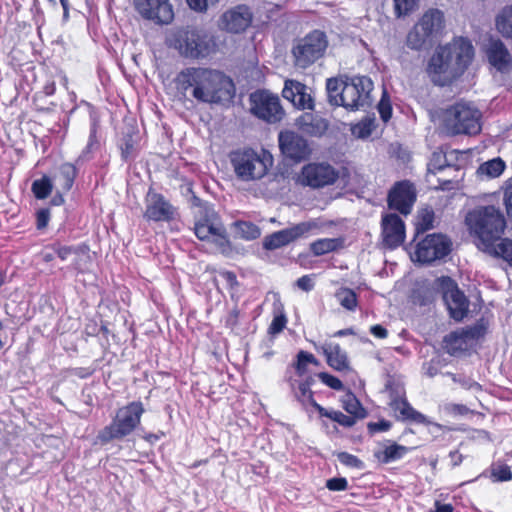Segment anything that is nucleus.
Returning a JSON list of instances; mask_svg holds the SVG:
<instances>
[{"label":"nucleus","mask_w":512,"mask_h":512,"mask_svg":"<svg viewBox=\"0 0 512 512\" xmlns=\"http://www.w3.org/2000/svg\"><path fill=\"white\" fill-rule=\"evenodd\" d=\"M177 92L200 103L224 104L233 99L235 85L233 80L224 72L216 69L190 66L182 69L174 78Z\"/></svg>","instance_id":"1"},{"label":"nucleus","mask_w":512,"mask_h":512,"mask_svg":"<svg viewBox=\"0 0 512 512\" xmlns=\"http://www.w3.org/2000/svg\"><path fill=\"white\" fill-rule=\"evenodd\" d=\"M473 57L474 47L470 40L459 37L435 50L426 72L435 85L443 87L462 76Z\"/></svg>","instance_id":"2"},{"label":"nucleus","mask_w":512,"mask_h":512,"mask_svg":"<svg viewBox=\"0 0 512 512\" xmlns=\"http://www.w3.org/2000/svg\"><path fill=\"white\" fill-rule=\"evenodd\" d=\"M168 45L181 57L198 62L213 59L221 50L219 36L199 26L176 28L168 39Z\"/></svg>","instance_id":"3"},{"label":"nucleus","mask_w":512,"mask_h":512,"mask_svg":"<svg viewBox=\"0 0 512 512\" xmlns=\"http://www.w3.org/2000/svg\"><path fill=\"white\" fill-rule=\"evenodd\" d=\"M373 81L368 76L328 78L326 90L332 106H341L348 111L364 110L372 105Z\"/></svg>","instance_id":"4"},{"label":"nucleus","mask_w":512,"mask_h":512,"mask_svg":"<svg viewBox=\"0 0 512 512\" xmlns=\"http://www.w3.org/2000/svg\"><path fill=\"white\" fill-rule=\"evenodd\" d=\"M465 225L484 249L492 248L501 239L506 229V220L499 208L482 205L467 212Z\"/></svg>","instance_id":"5"},{"label":"nucleus","mask_w":512,"mask_h":512,"mask_svg":"<svg viewBox=\"0 0 512 512\" xmlns=\"http://www.w3.org/2000/svg\"><path fill=\"white\" fill-rule=\"evenodd\" d=\"M192 206L198 208L194 214V233L201 241H212L224 255L232 251V243L225 226L212 205L193 195Z\"/></svg>","instance_id":"6"},{"label":"nucleus","mask_w":512,"mask_h":512,"mask_svg":"<svg viewBox=\"0 0 512 512\" xmlns=\"http://www.w3.org/2000/svg\"><path fill=\"white\" fill-rule=\"evenodd\" d=\"M442 125L450 136H475L482 130V113L471 103L460 100L444 109Z\"/></svg>","instance_id":"7"},{"label":"nucleus","mask_w":512,"mask_h":512,"mask_svg":"<svg viewBox=\"0 0 512 512\" xmlns=\"http://www.w3.org/2000/svg\"><path fill=\"white\" fill-rule=\"evenodd\" d=\"M145 409L141 401H132L116 411L111 423L101 429L97 441L105 445L129 436L141 423Z\"/></svg>","instance_id":"8"},{"label":"nucleus","mask_w":512,"mask_h":512,"mask_svg":"<svg viewBox=\"0 0 512 512\" xmlns=\"http://www.w3.org/2000/svg\"><path fill=\"white\" fill-rule=\"evenodd\" d=\"M236 176L243 181L263 178L273 165L272 155L262 149L260 153L250 147L237 149L230 155Z\"/></svg>","instance_id":"9"},{"label":"nucleus","mask_w":512,"mask_h":512,"mask_svg":"<svg viewBox=\"0 0 512 512\" xmlns=\"http://www.w3.org/2000/svg\"><path fill=\"white\" fill-rule=\"evenodd\" d=\"M328 47L326 34L315 29L298 39L292 47L293 64L300 69H307L321 59Z\"/></svg>","instance_id":"10"},{"label":"nucleus","mask_w":512,"mask_h":512,"mask_svg":"<svg viewBox=\"0 0 512 512\" xmlns=\"http://www.w3.org/2000/svg\"><path fill=\"white\" fill-rule=\"evenodd\" d=\"M415 242L413 260L421 264H431L444 259L452 251L451 239L442 233L426 234Z\"/></svg>","instance_id":"11"},{"label":"nucleus","mask_w":512,"mask_h":512,"mask_svg":"<svg viewBox=\"0 0 512 512\" xmlns=\"http://www.w3.org/2000/svg\"><path fill=\"white\" fill-rule=\"evenodd\" d=\"M251 113L267 123H277L285 115L277 95L265 89H258L249 96Z\"/></svg>","instance_id":"12"},{"label":"nucleus","mask_w":512,"mask_h":512,"mask_svg":"<svg viewBox=\"0 0 512 512\" xmlns=\"http://www.w3.org/2000/svg\"><path fill=\"white\" fill-rule=\"evenodd\" d=\"M437 281L450 317L462 321L469 312V300L451 277L442 276Z\"/></svg>","instance_id":"13"},{"label":"nucleus","mask_w":512,"mask_h":512,"mask_svg":"<svg viewBox=\"0 0 512 512\" xmlns=\"http://www.w3.org/2000/svg\"><path fill=\"white\" fill-rule=\"evenodd\" d=\"M483 325H474L452 331L443 339V348L454 357L464 355L485 334Z\"/></svg>","instance_id":"14"},{"label":"nucleus","mask_w":512,"mask_h":512,"mask_svg":"<svg viewBox=\"0 0 512 512\" xmlns=\"http://www.w3.org/2000/svg\"><path fill=\"white\" fill-rule=\"evenodd\" d=\"M318 228L319 225L315 220L297 223L291 227L266 235L263 239V248L269 251L279 249Z\"/></svg>","instance_id":"15"},{"label":"nucleus","mask_w":512,"mask_h":512,"mask_svg":"<svg viewBox=\"0 0 512 512\" xmlns=\"http://www.w3.org/2000/svg\"><path fill=\"white\" fill-rule=\"evenodd\" d=\"M339 178V172L329 163H308L301 169L300 183L314 189L333 185Z\"/></svg>","instance_id":"16"},{"label":"nucleus","mask_w":512,"mask_h":512,"mask_svg":"<svg viewBox=\"0 0 512 512\" xmlns=\"http://www.w3.org/2000/svg\"><path fill=\"white\" fill-rule=\"evenodd\" d=\"M416 200L417 191L415 185L409 180L395 182L387 195L388 208L404 216L412 212Z\"/></svg>","instance_id":"17"},{"label":"nucleus","mask_w":512,"mask_h":512,"mask_svg":"<svg viewBox=\"0 0 512 512\" xmlns=\"http://www.w3.org/2000/svg\"><path fill=\"white\" fill-rule=\"evenodd\" d=\"M178 216V209L161 193L151 188L145 196V211L143 217L147 221L171 222Z\"/></svg>","instance_id":"18"},{"label":"nucleus","mask_w":512,"mask_h":512,"mask_svg":"<svg viewBox=\"0 0 512 512\" xmlns=\"http://www.w3.org/2000/svg\"><path fill=\"white\" fill-rule=\"evenodd\" d=\"M278 142L282 155L294 163H300L308 159L312 153L308 141L294 131H281Z\"/></svg>","instance_id":"19"},{"label":"nucleus","mask_w":512,"mask_h":512,"mask_svg":"<svg viewBox=\"0 0 512 512\" xmlns=\"http://www.w3.org/2000/svg\"><path fill=\"white\" fill-rule=\"evenodd\" d=\"M139 15L156 24H169L174 19L173 7L169 0H133Z\"/></svg>","instance_id":"20"},{"label":"nucleus","mask_w":512,"mask_h":512,"mask_svg":"<svg viewBox=\"0 0 512 512\" xmlns=\"http://www.w3.org/2000/svg\"><path fill=\"white\" fill-rule=\"evenodd\" d=\"M406 238V226L402 218L395 213H387L381 219L382 245L395 250L400 247Z\"/></svg>","instance_id":"21"},{"label":"nucleus","mask_w":512,"mask_h":512,"mask_svg":"<svg viewBox=\"0 0 512 512\" xmlns=\"http://www.w3.org/2000/svg\"><path fill=\"white\" fill-rule=\"evenodd\" d=\"M309 88L302 82L294 79H286L282 90V96L300 110H314L315 103Z\"/></svg>","instance_id":"22"},{"label":"nucleus","mask_w":512,"mask_h":512,"mask_svg":"<svg viewBox=\"0 0 512 512\" xmlns=\"http://www.w3.org/2000/svg\"><path fill=\"white\" fill-rule=\"evenodd\" d=\"M253 14L247 5H237L221 16L222 28L230 33L244 32L252 23Z\"/></svg>","instance_id":"23"},{"label":"nucleus","mask_w":512,"mask_h":512,"mask_svg":"<svg viewBox=\"0 0 512 512\" xmlns=\"http://www.w3.org/2000/svg\"><path fill=\"white\" fill-rule=\"evenodd\" d=\"M389 407L393 411L395 419L403 423H414L427 425L429 421L421 412L417 411L407 400L405 395H397L389 402Z\"/></svg>","instance_id":"24"},{"label":"nucleus","mask_w":512,"mask_h":512,"mask_svg":"<svg viewBox=\"0 0 512 512\" xmlns=\"http://www.w3.org/2000/svg\"><path fill=\"white\" fill-rule=\"evenodd\" d=\"M486 56L489 63L499 72L509 71L512 67V56L500 39L490 41Z\"/></svg>","instance_id":"25"},{"label":"nucleus","mask_w":512,"mask_h":512,"mask_svg":"<svg viewBox=\"0 0 512 512\" xmlns=\"http://www.w3.org/2000/svg\"><path fill=\"white\" fill-rule=\"evenodd\" d=\"M299 130L311 137H321L328 130L329 123L326 119L313 113H303L297 119Z\"/></svg>","instance_id":"26"},{"label":"nucleus","mask_w":512,"mask_h":512,"mask_svg":"<svg viewBox=\"0 0 512 512\" xmlns=\"http://www.w3.org/2000/svg\"><path fill=\"white\" fill-rule=\"evenodd\" d=\"M88 106L91 109L89 137L86 146L82 149L80 155L76 159V163L90 161L93 158L94 152L100 149V141L98 139L99 119L96 115L94 106L91 104H88Z\"/></svg>","instance_id":"27"},{"label":"nucleus","mask_w":512,"mask_h":512,"mask_svg":"<svg viewBox=\"0 0 512 512\" xmlns=\"http://www.w3.org/2000/svg\"><path fill=\"white\" fill-rule=\"evenodd\" d=\"M444 24V14L438 9H430L423 14L420 20L415 24L430 36L434 41L436 35L442 30Z\"/></svg>","instance_id":"28"},{"label":"nucleus","mask_w":512,"mask_h":512,"mask_svg":"<svg viewBox=\"0 0 512 512\" xmlns=\"http://www.w3.org/2000/svg\"><path fill=\"white\" fill-rule=\"evenodd\" d=\"M139 131L135 127H129L122 133L118 148L121 159L124 162L133 160L138 154Z\"/></svg>","instance_id":"29"},{"label":"nucleus","mask_w":512,"mask_h":512,"mask_svg":"<svg viewBox=\"0 0 512 512\" xmlns=\"http://www.w3.org/2000/svg\"><path fill=\"white\" fill-rule=\"evenodd\" d=\"M322 353L326 357L327 364L336 371L349 369V361L345 351L339 344L329 343L322 346Z\"/></svg>","instance_id":"30"},{"label":"nucleus","mask_w":512,"mask_h":512,"mask_svg":"<svg viewBox=\"0 0 512 512\" xmlns=\"http://www.w3.org/2000/svg\"><path fill=\"white\" fill-rule=\"evenodd\" d=\"M77 175L78 169L75 164L65 162L59 166L54 179L58 183L61 193L66 194L72 189Z\"/></svg>","instance_id":"31"},{"label":"nucleus","mask_w":512,"mask_h":512,"mask_svg":"<svg viewBox=\"0 0 512 512\" xmlns=\"http://www.w3.org/2000/svg\"><path fill=\"white\" fill-rule=\"evenodd\" d=\"M345 247V239L337 238H321L310 243V251L314 256H322L330 252L341 250Z\"/></svg>","instance_id":"32"},{"label":"nucleus","mask_w":512,"mask_h":512,"mask_svg":"<svg viewBox=\"0 0 512 512\" xmlns=\"http://www.w3.org/2000/svg\"><path fill=\"white\" fill-rule=\"evenodd\" d=\"M340 402L342 408L357 420H361L367 417V410L350 389H347L345 394L341 397Z\"/></svg>","instance_id":"33"},{"label":"nucleus","mask_w":512,"mask_h":512,"mask_svg":"<svg viewBox=\"0 0 512 512\" xmlns=\"http://www.w3.org/2000/svg\"><path fill=\"white\" fill-rule=\"evenodd\" d=\"M435 213L431 207H426L418 211L415 221V235L413 241H416L420 235L434 228Z\"/></svg>","instance_id":"34"},{"label":"nucleus","mask_w":512,"mask_h":512,"mask_svg":"<svg viewBox=\"0 0 512 512\" xmlns=\"http://www.w3.org/2000/svg\"><path fill=\"white\" fill-rule=\"evenodd\" d=\"M48 248L52 249V251L62 261L67 260L72 254H87L89 252V246L85 243L73 246L63 245L57 241L50 244Z\"/></svg>","instance_id":"35"},{"label":"nucleus","mask_w":512,"mask_h":512,"mask_svg":"<svg viewBox=\"0 0 512 512\" xmlns=\"http://www.w3.org/2000/svg\"><path fill=\"white\" fill-rule=\"evenodd\" d=\"M408 452V447L392 443L391 445L386 446L383 451L375 453V456L380 462L387 464L403 458Z\"/></svg>","instance_id":"36"},{"label":"nucleus","mask_w":512,"mask_h":512,"mask_svg":"<svg viewBox=\"0 0 512 512\" xmlns=\"http://www.w3.org/2000/svg\"><path fill=\"white\" fill-rule=\"evenodd\" d=\"M233 226L239 237L247 241L256 240L261 235V229L251 221L237 220Z\"/></svg>","instance_id":"37"},{"label":"nucleus","mask_w":512,"mask_h":512,"mask_svg":"<svg viewBox=\"0 0 512 512\" xmlns=\"http://www.w3.org/2000/svg\"><path fill=\"white\" fill-rule=\"evenodd\" d=\"M318 414L320 417H326L331 419L332 421L338 423L340 426L344 428H351L357 422V419L350 414L346 415L339 410H327L323 406L322 408H319Z\"/></svg>","instance_id":"38"},{"label":"nucleus","mask_w":512,"mask_h":512,"mask_svg":"<svg viewBox=\"0 0 512 512\" xmlns=\"http://www.w3.org/2000/svg\"><path fill=\"white\" fill-rule=\"evenodd\" d=\"M406 43L409 48L420 50L427 45H432L433 40L426 32L421 31L420 28L414 26L407 35Z\"/></svg>","instance_id":"39"},{"label":"nucleus","mask_w":512,"mask_h":512,"mask_svg":"<svg viewBox=\"0 0 512 512\" xmlns=\"http://www.w3.org/2000/svg\"><path fill=\"white\" fill-rule=\"evenodd\" d=\"M483 250L502 258L512 266V240L501 237L498 243L493 244L492 248H484Z\"/></svg>","instance_id":"40"},{"label":"nucleus","mask_w":512,"mask_h":512,"mask_svg":"<svg viewBox=\"0 0 512 512\" xmlns=\"http://www.w3.org/2000/svg\"><path fill=\"white\" fill-rule=\"evenodd\" d=\"M497 30L507 39H512V6L504 7L496 18Z\"/></svg>","instance_id":"41"},{"label":"nucleus","mask_w":512,"mask_h":512,"mask_svg":"<svg viewBox=\"0 0 512 512\" xmlns=\"http://www.w3.org/2000/svg\"><path fill=\"white\" fill-rule=\"evenodd\" d=\"M376 128V119L374 115H367L351 128L352 134L358 138H368Z\"/></svg>","instance_id":"42"},{"label":"nucleus","mask_w":512,"mask_h":512,"mask_svg":"<svg viewBox=\"0 0 512 512\" xmlns=\"http://www.w3.org/2000/svg\"><path fill=\"white\" fill-rule=\"evenodd\" d=\"M292 390L294 392V395L296 399L302 404L311 405L317 412H319V408H322V406L317 403V401L314 398V392L305 385L301 384L300 382L297 383V387H295L294 384H291Z\"/></svg>","instance_id":"43"},{"label":"nucleus","mask_w":512,"mask_h":512,"mask_svg":"<svg viewBox=\"0 0 512 512\" xmlns=\"http://www.w3.org/2000/svg\"><path fill=\"white\" fill-rule=\"evenodd\" d=\"M335 297L343 308L349 311L356 310L358 306V296L353 289L341 287L336 291Z\"/></svg>","instance_id":"44"},{"label":"nucleus","mask_w":512,"mask_h":512,"mask_svg":"<svg viewBox=\"0 0 512 512\" xmlns=\"http://www.w3.org/2000/svg\"><path fill=\"white\" fill-rule=\"evenodd\" d=\"M319 365V360L312 354L304 350H300L296 355V361L293 364L295 372L298 376H304L308 371V365Z\"/></svg>","instance_id":"45"},{"label":"nucleus","mask_w":512,"mask_h":512,"mask_svg":"<svg viewBox=\"0 0 512 512\" xmlns=\"http://www.w3.org/2000/svg\"><path fill=\"white\" fill-rule=\"evenodd\" d=\"M31 191L36 199L44 200L52 193L53 183L48 176L44 175L33 181Z\"/></svg>","instance_id":"46"},{"label":"nucleus","mask_w":512,"mask_h":512,"mask_svg":"<svg viewBox=\"0 0 512 512\" xmlns=\"http://www.w3.org/2000/svg\"><path fill=\"white\" fill-rule=\"evenodd\" d=\"M505 167V162L501 158H494L492 160L485 162L481 166V169L488 176L495 178L503 173Z\"/></svg>","instance_id":"47"},{"label":"nucleus","mask_w":512,"mask_h":512,"mask_svg":"<svg viewBox=\"0 0 512 512\" xmlns=\"http://www.w3.org/2000/svg\"><path fill=\"white\" fill-rule=\"evenodd\" d=\"M380 118L383 122H388L392 117V105L389 99V96L386 91L383 92V95L377 106Z\"/></svg>","instance_id":"48"},{"label":"nucleus","mask_w":512,"mask_h":512,"mask_svg":"<svg viewBox=\"0 0 512 512\" xmlns=\"http://www.w3.org/2000/svg\"><path fill=\"white\" fill-rule=\"evenodd\" d=\"M446 167H451L447 163L446 155L443 153H437V152L433 153L432 157L430 159V162L428 164L429 171L432 173H436V172L442 171Z\"/></svg>","instance_id":"49"},{"label":"nucleus","mask_w":512,"mask_h":512,"mask_svg":"<svg viewBox=\"0 0 512 512\" xmlns=\"http://www.w3.org/2000/svg\"><path fill=\"white\" fill-rule=\"evenodd\" d=\"M418 0H394L395 14L400 16H406L410 14L417 6Z\"/></svg>","instance_id":"50"},{"label":"nucleus","mask_w":512,"mask_h":512,"mask_svg":"<svg viewBox=\"0 0 512 512\" xmlns=\"http://www.w3.org/2000/svg\"><path fill=\"white\" fill-rule=\"evenodd\" d=\"M56 92V84H55V81L53 79H49L46 81V83L44 84V86L42 87V91L39 92V93H36L33 97V103L35 105V110L38 111V112H47L49 111L48 108H43V107H39L37 104H36V101L38 99V97L43 94L44 96H52L54 95Z\"/></svg>","instance_id":"51"},{"label":"nucleus","mask_w":512,"mask_h":512,"mask_svg":"<svg viewBox=\"0 0 512 512\" xmlns=\"http://www.w3.org/2000/svg\"><path fill=\"white\" fill-rule=\"evenodd\" d=\"M337 459L341 464L350 468L361 469L363 467L362 460L348 452H339L337 454Z\"/></svg>","instance_id":"52"},{"label":"nucleus","mask_w":512,"mask_h":512,"mask_svg":"<svg viewBox=\"0 0 512 512\" xmlns=\"http://www.w3.org/2000/svg\"><path fill=\"white\" fill-rule=\"evenodd\" d=\"M503 204L508 218L512 221V178L508 179L503 187Z\"/></svg>","instance_id":"53"},{"label":"nucleus","mask_w":512,"mask_h":512,"mask_svg":"<svg viewBox=\"0 0 512 512\" xmlns=\"http://www.w3.org/2000/svg\"><path fill=\"white\" fill-rule=\"evenodd\" d=\"M318 378L322 381V383H324L333 390L340 391L344 389L343 382L338 377L332 374H329L327 372H320L318 374Z\"/></svg>","instance_id":"54"},{"label":"nucleus","mask_w":512,"mask_h":512,"mask_svg":"<svg viewBox=\"0 0 512 512\" xmlns=\"http://www.w3.org/2000/svg\"><path fill=\"white\" fill-rule=\"evenodd\" d=\"M287 324V317L284 313H279L275 315L271 324L268 328V333L270 335H277L284 330Z\"/></svg>","instance_id":"55"},{"label":"nucleus","mask_w":512,"mask_h":512,"mask_svg":"<svg viewBox=\"0 0 512 512\" xmlns=\"http://www.w3.org/2000/svg\"><path fill=\"white\" fill-rule=\"evenodd\" d=\"M391 427L392 423L384 418L380 419L378 422L367 423V430L370 435H374L380 432H387L391 429Z\"/></svg>","instance_id":"56"},{"label":"nucleus","mask_w":512,"mask_h":512,"mask_svg":"<svg viewBox=\"0 0 512 512\" xmlns=\"http://www.w3.org/2000/svg\"><path fill=\"white\" fill-rule=\"evenodd\" d=\"M51 212L49 208H41L36 211V228L38 230L45 229L50 221Z\"/></svg>","instance_id":"57"},{"label":"nucleus","mask_w":512,"mask_h":512,"mask_svg":"<svg viewBox=\"0 0 512 512\" xmlns=\"http://www.w3.org/2000/svg\"><path fill=\"white\" fill-rule=\"evenodd\" d=\"M492 476L500 482L510 481L512 480V471L508 465H500L492 470Z\"/></svg>","instance_id":"58"},{"label":"nucleus","mask_w":512,"mask_h":512,"mask_svg":"<svg viewBox=\"0 0 512 512\" xmlns=\"http://www.w3.org/2000/svg\"><path fill=\"white\" fill-rule=\"evenodd\" d=\"M326 487L330 491H344L348 488V481L344 477H334L326 481Z\"/></svg>","instance_id":"59"},{"label":"nucleus","mask_w":512,"mask_h":512,"mask_svg":"<svg viewBox=\"0 0 512 512\" xmlns=\"http://www.w3.org/2000/svg\"><path fill=\"white\" fill-rule=\"evenodd\" d=\"M445 411L453 416H465L469 414V408L464 404L450 403L445 406Z\"/></svg>","instance_id":"60"},{"label":"nucleus","mask_w":512,"mask_h":512,"mask_svg":"<svg viewBox=\"0 0 512 512\" xmlns=\"http://www.w3.org/2000/svg\"><path fill=\"white\" fill-rule=\"evenodd\" d=\"M219 275L226 282L227 288L229 290H234L239 286L237 276L233 271H229V270L220 271Z\"/></svg>","instance_id":"61"},{"label":"nucleus","mask_w":512,"mask_h":512,"mask_svg":"<svg viewBox=\"0 0 512 512\" xmlns=\"http://www.w3.org/2000/svg\"><path fill=\"white\" fill-rule=\"evenodd\" d=\"M188 6L197 12H204L210 4H215L218 0H186Z\"/></svg>","instance_id":"62"},{"label":"nucleus","mask_w":512,"mask_h":512,"mask_svg":"<svg viewBox=\"0 0 512 512\" xmlns=\"http://www.w3.org/2000/svg\"><path fill=\"white\" fill-rule=\"evenodd\" d=\"M297 286L303 291H311L314 287V283L312 282L310 275H303L298 278L296 281Z\"/></svg>","instance_id":"63"},{"label":"nucleus","mask_w":512,"mask_h":512,"mask_svg":"<svg viewBox=\"0 0 512 512\" xmlns=\"http://www.w3.org/2000/svg\"><path fill=\"white\" fill-rule=\"evenodd\" d=\"M369 331L375 338L378 339H386L388 337V330L380 324L372 325Z\"/></svg>","instance_id":"64"}]
</instances>
